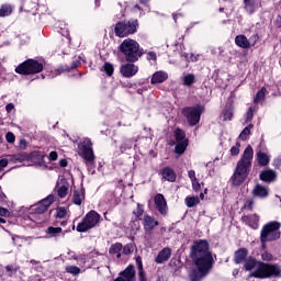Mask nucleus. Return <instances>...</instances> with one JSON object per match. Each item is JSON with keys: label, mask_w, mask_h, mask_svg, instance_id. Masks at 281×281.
<instances>
[{"label": "nucleus", "mask_w": 281, "mask_h": 281, "mask_svg": "<svg viewBox=\"0 0 281 281\" xmlns=\"http://www.w3.org/2000/svg\"><path fill=\"white\" fill-rule=\"evenodd\" d=\"M119 278H121L122 281H136L135 268L133 266H128L124 271L120 272Z\"/></svg>", "instance_id": "nucleus-17"}, {"label": "nucleus", "mask_w": 281, "mask_h": 281, "mask_svg": "<svg viewBox=\"0 0 281 281\" xmlns=\"http://www.w3.org/2000/svg\"><path fill=\"white\" fill-rule=\"evenodd\" d=\"M244 223H247L252 229H258L260 217L257 214L247 215L243 217Z\"/></svg>", "instance_id": "nucleus-21"}, {"label": "nucleus", "mask_w": 281, "mask_h": 281, "mask_svg": "<svg viewBox=\"0 0 281 281\" xmlns=\"http://www.w3.org/2000/svg\"><path fill=\"white\" fill-rule=\"evenodd\" d=\"M103 71H105L106 76H113L114 68L110 63H105L103 66Z\"/></svg>", "instance_id": "nucleus-48"}, {"label": "nucleus", "mask_w": 281, "mask_h": 281, "mask_svg": "<svg viewBox=\"0 0 281 281\" xmlns=\"http://www.w3.org/2000/svg\"><path fill=\"white\" fill-rule=\"evenodd\" d=\"M175 135H176V140L178 143L188 142V139L186 138V133L182 130H179V128L176 130Z\"/></svg>", "instance_id": "nucleus-40"}, {"label": "nucleus", "mask_w": 281, "mask_h": 281, "mask_svg": "<svg viewBox=\"0 0 281 281\" xmlns=\"http://www.w3.org/2000/svg\"><path fill=\"white\" fill-rule=\"evenodd\" d=\"M147 60H157V54L155 52L147 53Z\"/></svg>", "instance_id": "nucleus-58"}, {"label": "nucleus", "mask_w": 281, "mask_h": 281, "mask_svg": "<svg viewBox=\"0 0 281 281\" xmlns=\"http://www.w3.org/2000/svg\"><path fill=\"white\" fill-rule=\"evenodd\" d=\"M186 148H188V140L177 143L175 150L177 155H183L186 153Z\"/></svg>", "instance_id": "nucleus-34"}, {"label": "nucleus", "mask_w": 281, "mask_h": 281, "mask_svg": "<svg viewBox=\"0 0 281 281\" xmlns=\"http://www.w3.org/2000/svg\"><path fill=\"white\" fill-rule=\"evenodd\" d=\"M244 210H254V200H246L244 203Z\"/></svg>", "instance_id": "nucleus-52"}, {"label": "nucleus", "mask_w": 281, "mask_h": 281, "mask_svg": "<svg viewBox=\"0 0 281 281\" xmlns=\"http://www.w3.org/2000/svg\"><path fill=\"white\" fill-rule=\"evenodd\" d=\"M66 272L70 273L71 276H80V268L76 266H67Z\"/></svg>", "instance_id": "nucleus-41"}, {"label": "nucleus", "mask_w": 281, "mask_h": 281, "mask_svg": "<svg viewBox=\"0 0 281 281\" xmlns=\"http://www.w3.org/2000/svg\"><path fill=\"white\" fill-rule=\"evenodd\" d=\"M188 177L191 181H196V172L194 170H189Z\"/></svg>", "instance_id": "nucleus-57"}, {"label": "nucleus", "mask_w": 281, "mask_h": 281, "mask_svg": "<svg viewBox=\"0 0 281 281\" xmlns=\"http://www.w3.org/2000/svg\"><path fill=\"white\" fill-rule=\"evenodd\" d=\"M280 222L272 221L266 224L261 229L260 240L262 245L265 243H271L273 240H278L280 238Z\"/></svg>", "instance_id": "nucleus-4"}, {"label": "nucleus", "mask_w": 281, "mask_h": 281, "mask_svg": "<svg viewBox=\"0 0 281 281\" xmlns=\"http://www.w3.org/2000/svg\"><path fill=\"white\" fill-rule=\"evenodd\" d=\"M133 214L136 218H142V216H144V206L142 204H137V209L133 211Z\"/></svg>", "instance_id": "nucleus-45"}, {"label": "nucleus", "mask_w": 281, "mask_h": 281, "mask_svg": "<svg viewBox=\"0 0 281 281\" xmlns=\"http://www.w3.org/2000/svg\"><path fill=\"white\" fill-rule=\"evenodd\" d=\"M191 258L194 261V267L190 271L189 278L191 281H201L212 271V265H214V258L206 240H200L193 245Z\"/></svg>", "instance_id": "nucleus-1"}, {"label": "nucleus", "mask_w": 281, "mask_h": 281, "mask_svg": "<svg viewBox=\"0 0 281 281\" xmlns=\"http://www.w3.org/2000/svg\"><path fill=\"white\" fill-rule=\"evenodd\" d=\"M54 203V195H48L46 199L40 201L37 204L31 207V212L34 214H45L47 212L49 205Z\"/></svg>", "instance_id": "nucleus-11"}, {"label": "nucleus", "mask_w": 281, "mask_h": 281, "mask_svg": "<svg viewBox=\"0 0 281 281\" xmlns=\"http://www.w3.org/2000/svg\"><path fill=\"white\" fill-rule=\"evenodd\" d=\"M59 234H63V228L61 227H54L50 226L46 229V235L48 238H56Z\"/></svg>", "instance_id": "nucleus-29"}, {"label": "nucleus", "mask_w": 281, "mask_h": 281, "mask_svg": "<svg viewBox=\"0 0 281 281\" xmlns=\"http://www.w3.org/2000/svg\"><path fill=\"white\" fill-rule=\"evenodd\" d=\"M256 278H281V267L277 263H261L259 271L256 272Z\"/></svg>", "instance_id": "nucleus-5"}, {"label": "nucleus", "mask_w": 281, "mask_h": 281, "mask_svg": "<svg viewBox=\"0 0 281 281\" xmlns=\"http://www.w3.org/2000/svg\"><path fill=\"white\" fill-rule=\"evenodd\" d=\"M192 188L195 192H199L201 190V184L199 183V180H192Z\"/></svg>", "instance_id": "nucleus-55"}, {"label": "nucleus", "mask_w": 281, "mask_h": 281, "mask_svg": "<svg viewBox=\"0 0 281 281\" xmlns=\"http://www.w3.org/2000/svg\"><path fill=\"white\" fill-rule=\"evenodd\" d=\"M244 8L248 14H254L258 10V3L256 0H244Z\"/></svg>", "instance_id": "nucleus-25"}, {"label": "nucleus", "mask_w": 281, "mask_h": 281, "mask_svg": "<svg viewBox=\"0 0 281 281\" xmlns=\"http://www.w3.org/2000/svg\"><path fill=\"white\" fill-rule=\"evenodd\" d=\"M43 159H45V155L40 151H32L29 154V161H32V164L41 166V164H43Z\"/></svg>", "instance_id": "nucleus-23"}, {"label": "nucleus", "mask_w": 281, "mask_h": 281, "mask_svg": "<svg viewBox=\"0 0 281 281\" xmlns=\"http://www.w3.org/2000/svg\"><path fill=\"white\" fill-rule=\"evenodd\" d=\"M0 216H10V211L5 207L0 206Z\"/></svg>", "instance_id": "nucleus-59"}, {"label": "nucleus", "mask_w": 281, "mask_h": 281, "mask_svg": "<svg viewBox=\"0 0 281 281\" xmlns=\"http://www.w3.org/2000/svg\"><path fill=\"white\" fill-rule=\"evenodd\" d=\"M82 201H85V192L82 190H76L72 195V202L75 205H82Z\"/></svg>", "instance_id": "nucleus-28"}, {"label": "nucleus", "mask_w": 281, "mask_h": 281, "mask_svg": "<svg viewBox=\"0 0 281 281\" xmlns=\"http://www.w3.org/2000/svg\"><path fill=\"white\" fill-rule=\"evenodd\" d=\"M276 171L266 170L260 173L261 181H266L267 183H271V181H276Z\"/></svg>", "instance_id": "nucleus-24"}, {"label": "nucleus", "mask_w": 281, "mask_h": 281, "mask_svg": "<svg viewBox=\"0 0 281 281\" xmlns=\"http://www.w3.org/2000/svg\"><path fill=\"white\" fill-rule=\"evenodd\" d=\"M8 164H10V160H8V158L0 159V172L1 170H3V168L8 167Z\"/></svg>", "instance_id": "nucleus-53"}, {"label": "nucleus", "mask_w": 281, "mask_h": 281, "mask_svg": "<svg viewBox=\"0 0 281 281\" xmlns=\"http://www.w3.org/2000/svg\"><path fill=\"white\" fill-rule=\"evenodd\" d=\"M252 194L259 199H267V196H269V188L262 184H257L252 190Z\"/></svg>", "instance_id": "nucleus-20"}, {"label": "nucleus", "mask_w": 281, "mask_h": 281, "mask_svg": "<svg viewBox=\"0 0 281 281\" xmlns=\"http://www.w3.org/2000/svg\"><path fill=\"white\" fill-rule=\"evenodd\" d=\"M265 95H267V88H261L254 99L255 104H259V102H262V100H265Z\"/></svg>", "instance_id": "nucleus-35"}, {"label": "nucleus", "mask_w": 281, "mask_h": 281, "mask_svg": "<svg viewBox=\"0 0 281 281\" xmlns=\"http://www.w3.org/2000/svg\"><path fill=\"white\" fill-rule=\"evenodd\" d=\"M247 258V249H239L236 251L235 254V262L236 265H240V262H243V260H245Z\"/></svg>", "instance_id": "nucleus-33"}, {"label": "nucleus", "mask_w": 281, "mask_h": 281, "mask_svg": "<svg viewBox=\"0 0 281 281\" xmlns=\"http://www.w3.org/2000/svg\"><path fill=\"white\" fill-rule=\"evenodd\" d=\"M155 207L159 212V214H162V216H166L168 214V204L166 203V198L164 194L158 193L154 198Z\"/></svg>", "instance_id": "nucleus-13"}, {"label": "nucleus", "mask_w": 281, "mask_h": 281, "mask_svg": "<svg viewBox=\"0 0 281 281\" xmlns=\"http://www.w3.org/2000/svg\"><path fill=\"white\" fill-rule=\"evenodd\" d=\"M119 49L121 54L125 56L127 63H137V60L142 58V53H139V43H137L135 40H124Z\"/></svg>", "instance_id": "nucleus-3"}, {"label": "nucleus", "mask_w": 281, "mask_h": 281, "mask_svg": "<svg viewBox=\"0 0 281 281\" xmlns=\"http://www.w3.org/2000/svg\"><path fill=\"white\" fill-rule=\"evenodd\" d=\"M12 14V5L3 4L0 7V16H10Z\"/></svg>", "instance_id": "nucleus-37"}, {"label": "nucleus", "mask_w": 281, "mask_h": 281, "mask_svg": "<svg viewBox=\"0 0 281 281\" xmlns=\"http://www.w3.org/2000/svg\"><path fill=\"white\" fill-rule=\"evenodd\" d=\"M240 154V144L237 142L232 148H231V155L232 157H236Z\"/></svg>", "instance_id": "nucleus-46"}, {"label": "nucleus", "mask_w": 281, "mask_h": 281, "mask_svg": "<svg viewBox=\"0 0 281 281\" xmlns=\"http://www.w3.org/2000/svg\"><path fill=\"white\" fill-rule=\"evenodd\" d=\"M0 223H5V218L0 217Z\"/></svg>", "instance_id": "nucleus-64"}, {"label": "nucleus", "mask_w": 281, "mask_h": 281, "mask_svg": "<svg viewBox=\"0 0 281 281\" xmlns=\"http://www.w3.org/2000/svg\"><path fill=\"white\" fill-rule=\"evenodd\" d=\"M5 270H7L8 276H14V273H16V271H19V267H16V266H7Z\"/></svg>", "instance_id": "nucleus-49"}, {"label": "nucleus", "mask_w": 281, "mask_h": 281, "mask_svg": "<svg viewBox=\"0 0 281 281\" xmlns=\"http://www.w3.org/2000/svg\"><path fill=\"white\" fill-rule=\"evenodd\" d=\"M19 148H20V150H25V148H27V140H25V139H20V142H19Z\"/></svg>", "instance_id": "nucleus-56"}, {"label": "nucleus", "mask_w": 281, "mask_h": 281, "mask_svg": "<svg viewBox=\"0 0 281 281\" xmlns=\"http://www.w3.org/2000/svg\"><path fill=\"white\" fill-rule=\"evenodd\" d=\"M256 111V108H249L246 113V119L244 124H249L251 120H254V112Z\"/></svg>", "instance_id": "nucleus-44"}, {"label": "nucleus", "mask_w": 281, "mask_h": 281, "mask_svg": "<svg viewBox=\"0 0 281 281\" xmlns=\"http://www.w3.org/2000/svg\"><path fill=\"white\" fill-rule=\"evenodd\" d=\"M74 260H77V265H79V267H85V265L87 263V256L86 255L75 256Z\"/></svg>", "instance_id": "nucleus-43"}, {"label": "nucleus", "mask_w": 281, "mask_h": 281, "mask_svg": "<svg viewBox=\"0 0 281 281\" xmlns=\"http://www.w3.org/2000/svg\"><path fill=\"white\" fill-rule=\"evenodd\" d=\"M98 223H100L99 213L95 211H90L89 213H87L82 222L78 224L77 232H89V229H93V227H95Z\"/></svg>", "instance_id": "nucleus-8"}, {"label": "nucleus", "mask_w": 281, "mask_h": 281, "mask_svg": "<svg viewBox=\"0 0 281 281\" xmlns=\"http://www.w3.org/2000/svg\"><path fill=\"white\" fill-rule=\"evenodd\" d=\"M162 178L166 179V181L175 182L177 181V175L175 173V170L170 168H165L161 171Z\"/></svg>", "instance_id": "nucleus-26"}, {"label": "nucleus", "mask_w": 281, "mask_h": 281, "mask_svg": "<svg viewBox=\"0 0 281 281\" xmlns=\"http://www.w3.org/2000/svg\"><path fill=\"white\" fill-rule=\"evenodd\" d=\"M11 161H19L20 164L23 161H30V156L27 153H23V154H15V155H11Z\"/></svg>", "instance_id": "nucleus-31"}, {"label": "nucleus", "mask_w": 281, "mask_h": 281, "mask_svg": "<svg viewBox=\"0 0 281 281\" xmlns=\"http://www.w3.org/2000/svg\"><path fill=\"white\" fill-rule=\"evenodd\" d=\"M138 262V276H139V281H146V273H144V266H142V261L137 260Z\"/></svg>", "instance_id": "nucleus-47"}, {"label": "nucleus", "mask_w": 281, "mask_h": 281, "mask_svg": "<svg viewBox=\"0 0 281 281\" xmlns=\"http://www.w3.org/2000/svg\"><path fill=\"white\" fill-rule=\"evenodd\" d=\"M91 139L86 138L81 144H79V153L82 159L86 161H94L95 156L93 155V148H91Z\"/></svg>", "instance_id": "nucleus-10"}, {"label": "nucleus", "mask_w": 281, "mask_h": 281, "mask_svg": "<svg viewBox=\"0 0 281 281\" xmlns=\"http://www.w3.org/2000/svg\"><path fill=\"white\" fill-rule=\"evenodd\" d=\"M123 254H125V256H130V254H133V246L131 245L124 246Z\"/></svg>", "instance_id": "nucleus-54"}, {"label": "nucleus", "mask_w": 281, "mask_h": 281, "mask_svg": "<svg viewBox=\"0 0 281 281\" xmlns=\"http://www.w3.org/2000/svg\"><path fill=\"white\" fill-rule=\"evenodd\" d=\"M59 166H61V168H67V160L61 159V160L59 161Z\"/></svg>", "instance_id": "nucleus-62"}, {"label": "nucleus", "mask_w": 281, "mask_h": 281, "mask_svg": "<svg viewBox=\"0 0 281 281\" xmlns=\"http://www.w3.org/2000/svg\"><path fill=\"white\" fill-rule=\"evenodd\" d=\"M159 225V221L155 220V217L150 215H145L143 218V226L147 234L153 233V229Z\"/></svg>", "instance_id": "nucleus-16"}, {"label": "nucleus", "mask_w": 281, "mask_h": 281, "mask_svg": "<svg viewBox=\"0 0 281 281\" xmlns=\"http://www.w3.org/2000/svg\"><path fill=\"white\" fill-rule=\"evenodd\" d=\"M43 71V64L34 60V59H29L22 64H20L15 68L16 74H22L23 76H30L32 74H41Z\"/></svg>", "instance_id": "nucleus-6"}, {"label": "nucleus", "mask_w": 281, "mask_h": 281, "mask_svg": "<svg viewBox=\"0 0 281 281\" xmlns=\"http://www.w3.org/2000/svg\"><path fill=\"white\" fill-rule=\"evenodd\" d=\"M251 128H254V124H249V126L245 127L243 132L239 134V139L245 142L249 135H251Z\"/></svg>", "instance_id": "nucleus-36"}, {"label": "nucleus", "mask_w": 281, "mask_h": 281, "mask_svg": "<svg viewBox=\"0 0 281 281\" xmlns=\"http://www.w3.org/2000/svg\"><path fill=\"white\" fill-rule=\"evenodd\" d=\"M170 256H172V250L169 247L164 248L159 251L156 257L157 265H162V262H168L170 260Z\"/></svg>", "instance_id": "nucleus-18"}, {"label": "nucleus", "mask_w": 281, "mask_h": 281, "mask_svg": "<svg viewBox=\"0 0 281 281\" xmlns=\"http://www.w3.org/2000/svg\"><path fill=\"white\" fill-rule=\"evenodd\" d=\"M199 203H200L199 196L186 198L187 207H194V205H199Z\"/></svg>", "instance_id": "nucleus-38"}, {"label": "nucleus", "mask_w": 281, "mask_h": 281, "mask_svg": "<svg viewBox=\"0 0 281 281\" xmlns=\"http://www.w3.org/2000/svg\"><path fill=\"white\" fill-rule=\"evenodd\" d=\"M120 71L124 78H133L139 71V67L135 64H125L120 67Z\"/></svg>", "instance_id": "nucleus-15"}, {"label": "nucleus", "mask_w": 281, "mask_h": 281, "mask_svg": "<svg viewBox=\"0 0 281 281\" xmlns=\"http://www.w3.org/2000/svg\"><path fill=\"white\" fill-rule=\"evenodd\" d=\"M263 265L262 261H257L255 258H249L245 261V269L246 271H252L250 273L251 278H256V273L260 271V266Z\"/></svg>", "instance_id": "nucleus-14"}, {"label": "nucleus", "mask_w": 281, "mask_h": 281, "mask_svg": "<svg viewBox=\"0 0 281 281\" xmlns=\"http://www.w3.org/2000/svg\"><path fill=\"white\" fill-rule=\"evenodd\" d=\"M5 111H7V113H12V111H14V104H12V103L7 104Z\"/></svg>", "instance_id": "nucleus-61"}, {"label": "nucleus", "mask_w": 281, "mask_h": 281, "mask_svg": "<svg viewBox=\"0 0 281 281\" xmlns=\"http://www.w3.org/2000/svg\"><path fill=\"white\" fill-rule=\"evenodd\" d=\"M234 117V105H227L222 114H221V120L223 122H232V119Z\"/></svg>", "instance_id": "nucleus-22"}, {"label": "nucleus", "mask_w": 281, "mask_h": 281, "mask_svg": "<svg viewBox=\"0 0 281 281\" xmlns=\"http://www.w3.org/2000/svg\"><path fill=\"white\" fill-rule=\"evenodd\" d=\"M251 161H254V148L248 145L244 150L241 159L238 160L231 178L233 186H240V183L245 182V179L249 176V170H251Z\"/></svg>", "instance_id": "nucleus-2"}, {"label": "nucleus", "mask_w": 281, "mask_h": 281, "mask_svg": "<svg viewBox=\"0 0 281 281\" xmlns=\"http://www.w3.org/2000/svg\"><path fill=\"white\" fill-rule=\"evenodd\" d=\"M235 43L243 49H249V47H254V45L258 43V35H252L249 40L245 35H237L235 37Z\"/></svg>", "instance_id": "nucleus-12"}, {"label": "nucleus", "mask_w": 281, "mask_h": 281, "mask_svg": "<svg viewBox=\"0 0 281 281\" xmlns=\"http://www.w3.org/2000/svg\"><path fill=\"white\" fill-rule=\"evenodd\" d=\"M257 159H258L259 166H268L270 161L269 155L262 151L257 153Z\"/></svg>", "instance_id": "nucleus-32"}, {"label": "nucleus", "mask_w": 281, "mask_h": 281, "mask_svg": "<svg viewBox=\"0 0 281 281\" xmlns=\"http://www.w3.org/2000/svg\"><path fill=\"white\" fill-rule=\"evenodd\" d=\"M49 159H50V161H56V159H58V153L50 151Z\"/></svg>", "instance_id": "nucleus-60"}, {"label": "nucleus", "mask_w": 281, "mask_h": 281, "mask_svg": "<svg viewBox=\"0 0 281 281\" xmlns=\"http://www.w3.org/2000/svg\"><path fill=\"white\" fill-rule=\"evenodd\" d=\"M137 27H139V23H137V20L119 22L114 29V32L116 36H119L120 38H124V36L135 34V32H137Z\"/></svg>", "instance_id": "nucleus-7"}, {"label": "nucleus", "mask_w": 281, "mask_h": 281, "mask_svg": "<svg viewBox=\"0 0 281 281\" xmlns=\"http://www.w3.org/2000/svg\"><path fill=\"white\" fill-rule=\"evenodd\" d=\"M168 78V72L159 70L156 71L150 79L151 85H161V82H166V79Z\"/></svg>", "instance_id": "nucleus-19"}, {"label": "nucleus", "mask_w": 281, "mask_h": 281, "mask_svg": "<svg viewBox=\"0 0 281 281\" xmlns=\"http://www.w3.org/2000/svg\"><path fill=\"white\" fill-rule=\"evenodd\" d=\"M5 139L9 144H14L15 139H16V136H14V133L12 132H8L5 134Z\"/></svg>", "instance_id": "nucleus-50"}, {"label": "nucleus", "mask_w": 281, "mask_h": 281, "mask_svg": "<svg viewBox=\"0 0 281 281\" xmlns=\"http://www.w3.org/2000/svg\"><path fill=\"white\" fill-rule=\"evenodd\" d=\"M110 254L112 256H116V258H122V244L120 243H116V244H113L111 247H110Z\"/></svg>", "instance_id": "nucleus-30"}, {"label": "nucleus", "mask_w": 281, "mask_h": 281, "mask_svg": "<svg viewBox=\"0 0 281 281\" xmlns=\"http://www.w3.org/2000/svg\"><path fill=\"white\" fill-rule=\"evenodd\" d=\"M68 193H69L68 184H64V186L59 187L57 190V194L60 199H65V196H67Z\"/></svg>", "instance_id": "nucleus-39"}, {"label": "nucleus", "mask_w": 281, "mask_h": 281, "mask_svg": "<svg viewBox=\"0 0 281 281\" xmlns=\"http://www.w3.org/2000/svg\"><path fill=\"white\" fill-rule=\"evenodd\" d=\"M182 114L187 117L191 126H196L201 121V115L203 114V106L198 105L193 108H186L182 110Z\"/></svg>", "instance_id": "nucleus-9"}, {"label": "nucleus", "mask_w": 281, "mask_h": 281, "mask_svg": "<svg viewBox=\"0 0 281 281\" xmlns=\"http://www.w3.org/2000/svg\"><path fill=\"white\" fill-rule=\"evenodd\" d=\"M63 71H64L63 68L55 70V76H60V74H63Z\"/></svg>", "instance_id": "nucleus-63"}, {"label": "nucleus", "mask_w": 281, "mask_h": 281, "mask_svg": "<svg viewBox=\"0 0 281 281\" xmlns=\"http://www.w3.org/2000/svg\"><path fill=\"white\" fill-rule=\"evenodd\" d=\"M196 82V76L193 74H186L182 77V83L184 87H192V85Z\"/></svg>", "instance_id": "nucleus-27"}, {"label": "nucleus", "mask_w": 281, "mask_h": 281, "mask_svg": "<svg viewBox=\"0 0 281 281\" xmlns=\"http://www.w3.org/2000/svg\"><path fill=\"white\" fill-rule=\"evenodd\" d=\"M261 260H265L266 262H271V260H273V255L269 254L268 251H265L261 255Z\"/></svg>", "instance_id": "nucleus-51"}, {"label": "nucleus", "mask_w": 281, "mask_h": 281, "mask_svg": "<svg viewBox=\"0 0 281 281\" xmlns=\"http://www.w3.org/2000/svg\"><path fill=\"white\" fill-rule=\"evenodd\" d=\"M56 217L57 218H67V209L59 206L56 210Z\"/></svg>", "instance_id": "nucleus-42"}]
</instances>
